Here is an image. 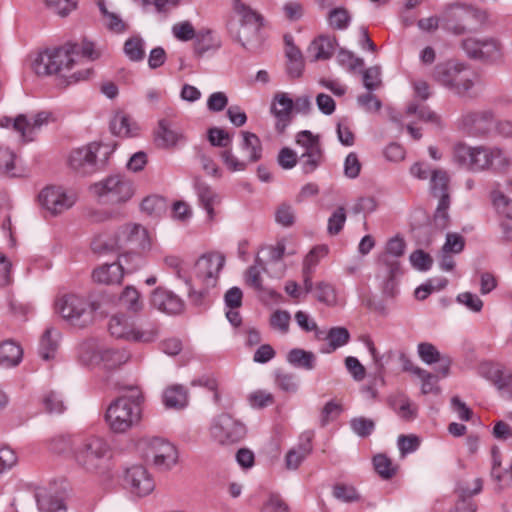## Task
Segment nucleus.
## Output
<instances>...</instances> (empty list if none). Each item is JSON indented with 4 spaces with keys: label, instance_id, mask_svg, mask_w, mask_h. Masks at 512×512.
<instances>
[{
    "label": "nucleus",
    "instance_id": "f03ea898",
    "mask_svg": "<svg viewBox=\"0 0 512 512\" xmlns=\"http://www.w3.org/2000/svg\"><path fill=\"white\" fill-rule=\"evenodd\" d=\"M453 160L461 168L471 172L494 170L505 172L511 166V158L499 147L468 146L459 143L454 146Z\"/></svg>",
    "mask_w": 512,
    "mask_h": 512
},
{
    "label": "nucleus",
    "instance_id": "2f4dec72",
    "mask_svg": "<svg viewBox=\"0 0 512 512\" xmlns=\"http://www.w3.org/2000/svg\"><path fill=\"white\" fill-rule=\"evenodd\" d=\"M22 348L15 342L7 340L0 344V365L3 367H13L20 363L22 359Z\"/></svg>",
    "mask_w": 512,
    "mask_h": 512
},
{
    "label": "nucleus",
    "instance_id": "f257e3e1",
    "mask_svg": "<svg viewBox=\"0 0 512 512\" xmlns=\"http://www.w3.org/2000/svg\"><path fill=\"white\" fill-rule=\"evenodd\" d=\"M80 53L90 60L100 57V51L95 49L94 43L84 40L81 46L76 43H66L61 47L40 53L33 61L32 68L40 76L59 74L71 69Z\"/></svg>",
    "mask_w": 512,
    "mask_h": 512
},
{
    "label": "nucleus",
    "instance_id": "052dcab7",
    "mask_svg": "<svg viewBox=\"0 0 512 512\" xmlns=\"http://www.w3.org/2000/svg\"><path fill=\"white\" fill-rule=\"evenodd\" d=\"M362 76L363 85L368 91H374L381 86V71L378 66L363 70Z\"/></svg>",
    "mask_w": 512,
    "mask_h": 512
},
{
    "label": "nucleus",
    "instance_id": "e433bc0d",
    "mask_svg": "<svg viewBox=\"0 0 512 512\" xmlns=\"http://www.w3.org/2000/svg\"><path fill=\"white\" fill-rule=\"evenodd\" d=\"M449 176L445 170L435 169L431 173L430 190L431 193L442 199L444 196L449 197L448 193Z\"/></svg>",
    "mask_w": 512,
    "mask_h": 512
},
{
    "label": "nucleus",
    "instance_id": "aec40b11",
    "mask_svg": "<svg viewBox=\"0 0 512 512\" xmlns=\"http://www.w3.org/2000/svg\"><path fill=\"white\" fill-rule=\"evenodd\" d=\"M51 113L48 111H40L28 117L20 114L13 121L8 117L0 119V126L9 127L12 124L15 131L19 132L24 141H32V134L49 122Z\"/></svg>",
    "mask_w": 512,
    "mask_h": 512
},
{
    "label": "nucleus",
    "instance_id": "864d4df0",
    "mask_svg": "<svg viewBox=\"0 0 512 512\" xmlns=\"http://www.w3.org/2000/svg\"><path fill=\"white\" fill-rule=\"evenodd\" d=\"M415 375L422 381L421 392L423 394L438 393V376L425 369H416Z\"/></svg>",
    "mask_w": 512,
    "mask_h": 512
},
{
    "label": "nucleus",
    "instance_id": "37998d69",
    "mask_svg": "<svg viewBox=\"0 0 512 512\" xmlns=\"http://www.w3.org/2000/svg\"><path fill=\"white\" fill-rule=\"evenodd\" d=\"M323 157V150L317 151L312 149L311 153L302 152L299 156V160L303 173L309 174L315 171L322 163Z\"/></svg>",
    "mask_w": 512,
    "mask_h": 512
},
{
    "label": "nucleus",
    "instance_id": "4d7b16f0",
    "mask_svg": "<svg viewBox=\"0 0 512 512\" xmlns=\"http://www.w3.org/2000/svg\"><path fill=\"white\" fill-rule=\"evenodd\" d=\"M373 465L376 472L384 479H390L396 472L392 461L383 454H378L373 458Z\"/></svg>",
    "mask_w": 512,
    "mask_h": 512
},
{
    "label": "nucleus",
    "instance_id": "f8f14e48",
    "mask_svg": "<svg viewBox=\"0 0 512 512\" xmlns=\"http://www.w3.org/2000/svg\"><path fill=\"white\" fill-rule=\"evenodd\" d=\"M108 330L113 337L138 343L153 342L158 336V330L151 324L147 328H139L130 322L126 315H114L108 323Z\"/></svg>",
    "mask_w": 512,
    "mask_h": 512
},
{
    "label": "nucleus",
    "instance_id": "c9c22d12",
    "mask_svg": "<svg viewBox=\"0 0 512 512\" xmlns=\"http://www.w3.org/2000/svg\"><path fill=\"white\" fill-rule=\"evenodd\" d=\"M120 305L127 311L138 313L144 307L143 300L138 290L132 286H127L119 298Z\"/></svg>",
    "mask_w": 512,
    "mask_h": 512
},
{
    "label": "nucleus",
    "instance_id": "bb28decb",
    "mask_svg": "<svg viewBox=\"0 0 512 512\" xmlns=\"http://www.w3.org/2000/svg\"><path fill=\"white\" fill-rule=\"evenodd\" d=\"M194 188H195L200 205L207 212L208 218L210 220H213L214 215H215L213 207L216 203L219 202L218 195L200 177L194 178Z\"/></svg>",
    "mask_w": 512,
    "mask_h": 512
},
{
    "label": "nucleus",
    "instance_id": "bf43d9fd",
    "mask_svg": "<svg viewBox=\"0 0 512 512\" xmlns=\"http://www.w3.org/2000/svg\"><path fill=\"white\" fill-rule=\"evenodd\" d=\"M449 206H450V197L444 196L442 199H439V202H438L435 214H434V222L438 228L444 229L448 226Z\"/></svg>",
    "mask_w": 512,
    "mask_h": 512
},
{
    "label": "nucleus",
    "instance_id": "dca6fc26",
    "mask_svg": "<svg viewBox=\"0 0 512 512\" xmlns=\"http://www.w3.org/2000/svg\"><path fill=\"white\" fill-rule=\"evenodd\" d=\"M101 145L92 142L88 145L71 151L68 163L70 168L79 175L88 176L102 168V164L97 160V154Z\"/></svg>",
    "mask_w": 512,
    "mask_h": 512
},
{
    "label": "nucleus",
    "instance_id": "2eb2a0df",
    "mask_svg": "<svg viewBox=\"0 0 512 512\" xmlns=\"http://www.w3.org/2000/svg\"><path fill=\"white\" fill-rule=\"evenodd\" d=\"M146 458L161 471L170 470L178 460L175 446L165 439L154 437L145 440Z\"/></svg>",
    "mask_w": 512,
    "mask_h": 512
},
{
    "label": "nucleus",
    "instance_id": "4c0bfd02",
    "mask_svg": "<svg viewBox=\"0 0 512 512\" xmlns=\"http://www.w3.org/2000/svg\"><path fill=\"white\" fill-rule=\"evenodd\" d=\"M326 339L328 341V348L323 350V352L331 353L346 345L350 339V334L344 327H333L328 331Z\"/></svg>",
    "mask_w": 512,
    "mask_h": 512
},
{
    "label": "nucleus",
    "instance_id": "49530a36",
    "mask_svg": "<svg viewBox=\"0 0 512 512\" xmlns=\"http://www.w3.org/2000/svg\"><path fill=\"white\" fill-rule=\"evenodd\" d=\"M125 55L131 61H140L144 58V41L139 36H134L126 40L124 44Z\"/></svg>",
    "mask_w": 512,
    "mask_h": 512
},
{
    "label": "nucleus",
    "instance_id": "c756f323",
    "mask_svg": "<svg viewBox=\"0 0 512 512\" xmlns=\"http://www.w3.org/2000/svg\"><path fill=\"white\" fill-rule=\"evenodd\" d=\"M94 281L102 284L120 283L123 278V267L120 263L104 264L93 271Z\"/></svg>",
    "mask_w": 512,
    "mask_h": 512
},
{
    "label": "nucleus",
    "instance_id": "13d9d810",
    "mask_svg": "<svg viewBox=\"0 0 512 512\" xmlns=\"http://www.w3.org/2000/svg\"><path fill=\"white\" fill-rule=\"evenodd\" d=\"M329 25L338 30H344L350 23L348 11L344 8H335L330 11L328 16Z\"/></svg>",
    "mask_w": 512,
    "mask_h": 512
},
{
    "label": "nucleus",
    "instance_id": "cd10ccee",
    "mask_svg": "<svg viewBox=\"0 0 512 512\" xmlns=\"http://www.w3.org/2000/svg\"><path fill=\"white\" fill-rule=\"evenodd\" d=\"M222 42L220 38L210 29H203L197 32L195 37L194 52L203 56L207 52H215L220 49Z\"/></svg>",
    "mask_w": 512,
    "mask_h": 512
},
{
    "label": "nucleus",
    "instance_id": "ea45409f",
    "mask_svg": "<svg viewBox=\"0 0 512 512\" xmlns=\"http://www.w3.org/2000/svg\"><path fill=\"white\" fill-rule=\"evenodd\" d=\"M110 129L113 134L120 137L133 136L135 128L131 127V119L123 113H118L114 116L110 123Z\"/></svg>",
    "mask_w": 512,
    "mask_h": 512
},
{
    "label": "nucleus",
    "instance_id": "6ab92c4d",
    "mask_svg": "<svg viewBox=\"0 0 512 512\" xmlns=\"http://www.w3.org/2000/svg\"><path fill=\"white\" fill-rule=\"evenodd\" d=\"M124 486L131 494L145 497L155 489V481L149 471L142 465H133L125 470Z\"/></svg>",
    "mask_w": 512,
    "mask_h": 512
},
{
    "label": "nucleus",
    "instance_id": "f3484780",
    "mask_svg": "<svg viewBox=\"0 0 512 512\" xmlns=\"http://www.w3.org/2000/svg\"><path fill=\"white\" fill-rule=\"evenodd\" d=\"M77 194L63 187L44 188L39 194V202L52 215H59L70 209L77 201Z\"/></svg>",
    "mask_w": 512,
    "mask_h": 512
},
{
    "label": "nucleus",
    "instance_id": "1a4fd4ad",
    "mask_svg": "<svg viewBox=\"0 0 512 512\" xmlns=\"http://www.w3.org/2000/svg\"><path fill=\"white\" fill-rule=\"evenodd\" d=\"M234 9L239 16V26L236 30H231L233 38L245 49L257 50L262 45L261 16L241 0H234Z\"/></svg>",
    "mask_w": 512,
    "mask_h": 512
},
{
    "label": "nucleus",
    "instance_id": "4468645a",
    "mask_svg": "<svg viewBox=\"0 0 512 512\" xmlns=\"http://www.w3.org/2000/svg\"><path fill=\"white\" fill-rule=\"evenodd\" d=\"M245 425L229 414L217 416L210 427V434L214 441L220 445H232L239 443L246 436Z\"/></svg>",
    "mask_w": 512,
    "mask_h": 512
},
{
    "label": "nucleus",
    "instance_id": "423d86ee",
    "mask_svg": "<svg viewBox=\"0 0 512 512\" xmlns=\"http://www.w3.org/2000/svg\"><path fill=\"white\" fill-rule=\"evenodd\" d=\"M55 308L69 324L84 328L93 322L98 305L89 297L70 293L59 297Z\"/></svg>",
    "mask_w": 512,
    "mask_h": 512
},
{
    "label": "nucleus",
    "instance_id": "338daca9",
    "mask_svg": "<svg viewBox=\"0 0 512 512\" xmlns=\"http://www.w3.org/2000/svg\"><path fill=\"white\" fill-rule=\"evenodd\" d=\"M350 426L358 436L367 437L373 432L375 424L371 419L357 417L350 421Z\"/></svg>",
    "mask_w": 512,
    "mask_h": 512
},
{
    "label": "nucleus",
    "instance_id": "20e7f679",
    "mask_svg": "<svg viewBox=\"0 0 512 512\" xmlns=\"http://www.w3.org/2000/svg\"><path fill=\"white\" fill-rule=\"evenodd\" d=\"M151 242L147 230L139 224H127L116 234L115 238L108 242L103 237L95 238L91 247L96 253L108 251L129 250L140 253L150 249Z\"/></svg>",
    "mask_w": 512,
    "mask_h": 512
},
{
    "label": "nucleus",
    "instance_id": "0eeeda50",
    "mask_svg": "<svg viewBox=\"0 0 512 512\" xmlns=\"http://www.w3.org/2000/svg\"><path fill=\"white\" fill-rule=\"evenodd\" d=\"M434 79L457 95H465L477 84L478 77L463 63L449 60L434 68Z\"/></svg>",
    "mask_w": 512,
    "mask_h": 512
},
{
    "label": "nucleus",
    "instance_id": "4be33fe9",
    "mask_svg": "<svg viewBox=\"0 0 512 512\" xmlns=\"http://www.w3.org/2000/svg\"><path fill=\"white\" fill-rule=\"evenodd\" d=\"M150 305L168 315H179L185 309L183 299L164 287H157L151 292Z\"/></svg>",
    "mask_w": 512,
    "mask_h": 512
},
{
    "label": "nucleus",
    "instance_id": "473e14b6",
    "mask_svg": "<svg viewBox=\"0 0 512 512\" xmlns=\"http://www.w3.org/2000/svg\"><path fill=\"white\" fill-rule=\"evenodd\" d=\"M287 362L296 368L313 370L316 365V356L311 351L301 348L291 349L287 354Z\"/></svg>",
    "mask_w": 512,
    "mask_h": 512
},
{
    "label": "nucleus",
    "instance_id": "8fccbe9b",
    "mask_svg": "<svg viewBox=\"0 0 512 512\" xmlns=\"http://www.w3.org/2000/svg\"><path fill=\"white\" fill-rule=\"evenodd\" d=\"M315 297L319 302L333 306L337 302L336 291L333 285L326 282H319L314 289Z\"/></svg>",
    "mask_w": 512,
    "mask_h": 512
},
{
    "label": "nucleus",
    "instance_id": "9d476101",
    "mask_svg": "<svg viewBox=\"0 0 512 512\" xmlns=\"http://www.w3.org/2000/svg\"><path fill=\"white\" fill-rule=\"evenodd\" d=\"M89 190L99 202L111 205L128 202L135 192L132 181L120 174L110 175L92 184Z\"/></svg>",
    "mask_w": 512,
    "mask_h": 512
},
{
    "label": "nucleus",
    "instance_id": "a878e982",
    "mask_svg": "<svg viewBox=\"0 0 512 512\" xmlns=\"http://www.w3.org/2000/svg\"><path fill=\"white\" fill-rule=\"evenodd\" d=\"M336 46L335 37L320 35L310 43L308 53L312 56L313 61L328 60L334 54Z\"/></svg>",
    "mask_w": 512,
    "mask_h": 512
},
{
    "label": "nucleus",
    "instance_id": "58836bf2",
    "mask_svg": "<svg viewBox=\"0 0 512 512\" xmlns=\"http://www.w3.org/2000/svg\"><path fill=\"white\" fill-rule=\"evenodd\" d=\"M266 270L264 261L256 257L255 262L245 273V282L257 291L263 290L261 274Z\"/></svg>",
    "mask_w": 512,
    "mask_h": 512
},
{
    "label": "nucleus",
    "instance_id": "c03bdc74",
    "mask_svg": "<svg viewBox=\"0 0 512 512\" xmlns=\"http://www.w3.org/2000/svg\"><path fill=\"white\" fill-rule=\"evenodd\" d=\"M296 144L304 149L303 152L311 153L312 149L322 151L319 136L312 134L309 130H303L297 133Z\"/></svg>",
    "mask_w": 512,
    "mask_h": 512
},
{
    "label": "nucleus",
    "instance_id": "a19ab883",
    "mask_svg": "<svg viewBox=\"0 0 512 512\" xmlns=\"http://www.w3.org/2000/svg\"><path fill=\"white\" fill-rule=\"evenodd\" d=\"M36 499L40 512H59L65 510L61 499L46 492L37 493Z\"/></svg>",
    "mask_w": 512,
    "mask_h": 512
},
{
    "label": "nucleus",
    "instance_id": "412c9836",
    "mask_svg": "<svg viewBox=\"0 0 512 512\" xmlns=\"http://www.w3.org/2000/svg\"><path fill=\"white\" fill-rule=\"evenodd\" d=\"M461 125L471 135H486L496 125L495 115L492 110L467 112L461 118Z\"/></svg>",
    "mask_w": 512,
    "mask_h": 512
},
{
    "label": "nucleus",
    "instance_id": "79ce46f5",
    "mask_svg": "<svg viewBox=\"0 0 512 512\" xmlns=\"http://www.w3.org/2000/svg\"><path fill=\"white\" fill-rule=\"evenodd\" d=\"M274 215L276 223L285 228L293 226L296 220L295 209L287 202L279 204Z\"/></svg>",
    "mask_w": 512,
    "mask_h": 512
},
{
    "label": "nucleus",
    "instance_id": "7c9ffc66",
    "mask_svg": "<svg viewBox=\"0 0 512 512\" xmlns=\"http://www.w3.org/2000/svg\"><path fill=\"white\" fill-rule=\"evenodd\" d=\"M379 263L385 266V271L383 275V277L385 278V283L383 286L384 293L393 296L396 287L395 277L400 272L399 261L391 259L388 255H381L379 257Z\"/></svg>",
    "mask_w": 512,
    "mask_h": 512
},
{
    "label": "nucleus",
    "instance_id": "603ef678",
    "mask_svg": "<svg viewBox=\"0 0 512 512\" xmlns=\"http://www.w3.org/2000/svg\"><path fill=\"white\" fill-rule=\"evenodd\" d=\"M500 44L495 39H482L476 59L495 60L500 56Z\"/></svg>",
    "mask_w": 512,
    "mask_h": 512
},
{
    "label": "nucleus",
    "instance_id": "6e6d98bb",
    "mask_svg": "<svg viewBox=\"0 0 512 512\" xmlns=\"http://www.w3.org/2000/svg\"><path fill=\"white\" fill-rule=\"evenodd\" d=\"M333 496L342 502L351 503L360 500V494L355 487L345 484H336L333 487Z\"/></svg>",
    "mask_w": 512,
    "mask_h": 512
},
{
    "label": "nucleus",
    "instance_id": "e2e57ef3",
    "mask_svg": "<svg viewBox=\"0 0 512 512\" xmlns=\"http://www.w3.org/2000/svg\"><path fill=\"white\" fill-rule=\"evenodd\" d=\"M46 6L56 14L65 17L76 9L78 0H45Z\"/></svg>",
    "mask_w": 512,
    "mask_h": 512
},
{
    "label": "nucleus",
    "instance_id": "b1692460",
    "mask_svg": "<svg viewBox=\"0 0 512 512\" xmlns=\"http://www.w3.org/2000/svg\"><path fill=\"white\" fill-rule=\"evenodd\" d=\"M481 376L491 381L499 391L511 395L512 372L499 363L486 362L480 365Z\"/></svg>",
    "mask_w": 512,
    "mask_h": 512
},
{
    "label": "nucleus",
    "instance_id": "5701e85b",
    "mask_svg": "<svg viewBox=\"0 0 512 512\" xmlns=\"http://www.w3.org/2000/svg\"><path fill=\"white\" fill-rule=\"evenodd\" d=\"M294 102L287 93L278 92L274 95L270 112L275 117V129L283 133L292 121Z\"/></svg>",
    "mask_w": 512,
    "mask_h": 512
},
{
    "label": "nucleus",
    "instance_id": "72a5a7b5",
    "mask_svg": "<svg viewBox=\"0 0 512 512\" xmlns=\"http://www.w3.org/2000/svg\"><path fill=\"white\" fill-rule=\"evenodd\" d=\"M60 332L53 327H48L43 333L40 344L39 354L44 360L53 358L58 347Z\"/></svg>",
    "mask_w": 512,
    "mask_h": 512
},
{
    "label": "nucleus",
    "instance_id": "c85d7f7f",
    "mask_svg": "<svg viewBox=\"0 0 512 512\" xmlns=\"http://www.w3.org/2000/svg\"><path fill=\"white\" fill-rule=\"evenodd\" d=\"M183 139V134L179 130L175 129L171 122L166 119L159 121L156 132V141L160 146L164 148L174 147Z\"/></svg>",
    "mask_w": 512,
    "mask_h": 512
},
{
    "label": "nucleus",
    "instance_id": "a18cd8bd",
    "mask_svg": "<svg viewBox=\"0 0 512 512\" xmlns=\"http://www.w3.org/2000/svg\"><path fill=\"white\" fill-rule=\"evenodd\" d=\"M166 208V201L160 196H148L141 202V210L150 216H160Z\"/></svg>",
    "mask_w": 512,
    "mask_h": 512
},
{
    "label": "nucleus",
    "instance_id": "39448f33",
    "mask_svg": "<svg viewBox=\"0 0 512 512\" xmlns=\"http://www.w3.org/2000/svg\"><path fill=\"white\" fill-rule=\"evenodd\" d=\"M78 357L84 365L112 370L126 363L129 354L125 350L109 347L99 339L89 338L79 344Z\"/></svg>",
    "mask_w": 512,
    "mask_h": 512
},
{
    "label": "nucleus",
    "instance_id": "6e6552de",
    "mask_svg": "<svg viewBox=\"0 0 512 512\" xmlns=\"http://www.w3.org/2000/svg\"><path fill=\"white\" fill-rule=\"evenodd\" d=\"M109 443L100 436L82 438L74 448V459L79 467L94 473L102 469L110 456Z\"/></svg>",
    "mask_w": 512,
    "mask_h": 512
},
{
    "label": "nucleus",
    "instance_id": "3c124183",
    "mask_svg": "<svg viewBox=\"0 0 512 512\" xmlns=\"http://www.w3.org/2000/svg\"><path fill=\"white\" fill-rule=\"evenodd\" d=\"M419 358L427 365H432L441 360V353L429 342H421L417 345Z\"/></svg>",
    "mask_w": 512,
    "mask_h": 512
},
{
    "label": "nucleus",
    "instance_id": "f704fd0d",
    "mask_svg": "<svg viewBox=\"0 0 512 512\" xmlns=\"http://www.w3.org/2000/svg\"><path fill=\"white\" fill-rule=\"evenodd\" d=\"M163 402L167 408L180 409L187 405L188 395L181 385H173L167 388L163 395Z\"/></svg>",
    "mask_w": 512,
    "mask_h": 512
},
{
    "label": "nucleus",
    "instance_id": "393cba45",
    "mask_svg": "<svg viewBox=\"0 0 512 512\" xmlns=\"http://www.w3.org/2000/svg\"><path fill=\"white\" fill-rule=\"evenodd\" d=\"M312 433L301 435L299 443L292 447L285 455V466L288 470H297L303 461L312 453Z\"/></svg>",
    "mask_w": 512,
    "mask_h": 512
},
{
    "label": "nucleus",
    "instance_id": "0e129e2a",
    "mask_svg": "<svg viewBox=\"0 0 512 512\" xmlns=\"http://www.w3.org/2000/svg\"><path fill=\"white\" fill-rule=\"evenodd\" d=\"M346 221L344 207H338L329 217L327 231L330 235H337L343 228Z\"/></svg>",
    "mask_w": 512,
    "mask_h": 512
},
{
    "label": "nucleus",
    "instance_id": "de8ad7c7",
    "mask_svg": "<svg viewBox=\"0 0 512 512\" xmlns=\"http://www.w3.org/2000/svg\"><path fill=\"white\" fill-rule=\"evenodd\" d=\"M338 63L346 67L350 72H356L364 66V60L354 55L353 52L340 48L337 53Z\"/></svg>",
    "mask_w": 512,
    "mask_h": 512
},
{
    "label": "nucleus",
    "instance_id": "69168bd1",
    "mask_svg": "<svg viewBox=\"0 0 512 512\" xmlns=\"http://www.w3.org/2000/svg\"><path fill=\"white\" fill-rule=\"evenodd\" d=\"M411 265L419 271H427L432 267V257L421 249L415 250L409 257Z\"/></svg>",
    "mask_w": 512,
    "mask_h": 512
},
{
    "label": "nucleus",
    "instance_id": "09e8293b",
    "mask_svg": "<svg viewBox=\"0 0 512 512\" xmlns=\"http://www.w3.org/2000/svg\"><path fill=\"white\" fill-rule=\"evenodd\" d=\"M491 199L497 212L512 220V200L499 190L491 192Z\"/></svg>",
    "mask_w": 512,
    "mask_h": 512
},
{
    "label": "nucleus",
    "instance_id": "680f3d73",
    "mask_svg": "<svg viewBox=\"0 0 512 512\" xmlns=\"http://www.w3.org/2000/svg\"><path fill=\"white\" fill-rule=\"evenodd\" d=\"M291 316L286 310H276L270 317V325L273 329L286 334L289 331Z\"/></svg>",
    "mask_w": 512,
    "mask_h": 512
},
{
    "label": "nucleus",
    "instance_id": "9b49d317",
    "mask_svg": "<svg viewBox=\"0 0 512 512\" xmlns=\"http://www.w3.org/2000/svg\"><path fill=\"white\" fill-rule=\"evenodd\" d=\"M487 19L486 12L462 4H450L441 14V26L457 35L472 30V21L483 23Z\"/></svg>",
    "mask_w": 512,
    "mask_h": 512
},
{
    "label": "nucleus",
    "instance_id": "7ed1b4c3",
    "mask_svg": "<svg viewBox=\"0 0 512 512\" xmlns=\"http://www.w3.org/2000/svg\"><path fill=\"white\" fill-rule=\"evenodd\" d=\"M144 397L137 388L112 401L106 409L105 421L115 433H123L141 420Z\"/></svg>",
    "mask_w": 512,
    "mask_h": 512
},
{
    "label": "nucleus",
    "instance_id": "a211bd4d",
    "mask_svg": "<svg viewBox=\"0 0 512 512\" xmlns=\"http://www.w3.org/2000/svg\"><path fill=\"white\" fill-rule=\"evenodd\" d=\"M224 264L225 257L220 253L203 255L195 263L194 276L206 288L215 287Z\"/></svg>",
    "mask_w": 512,
    "mask_h": 512
},
{
    "label": "nucleus",
    "instance_id": "5fc2aeb1",
    "mask_svg": "<svg viewBox=\"0 0 512 512\" xmlns=\"http://www.w3.org/2000/svg\"><path fill=\"white\" fill-rule=\"evenodd\" d=\"M15 160L16 155L13 151L7 147L0 146V171L11 177L17 176Z\"/></svg>",
    "mask_w": 512,
    "mask_h": 512
},
{
    "label": "nucleus",
    "instance_id": "ddd939ff",
    "mask_svg": "<svg viewBox=\"0 0 512 512\" xmlns=\"http://www.w3.org/2000/svg\"><path fill=\"white\" fill-rule=\"evenodd\" d=\"M241 150L246 156V160L237 159L231 150H225L221 153V158L230 171H243L247 163H254L262 157V144L259 137L252 132L242 131Z\"/></svg>",
    "mask_w": 512,
    "mask_h": 512
},
{
    "label": "nucleus",
    "instance_id": "774afa93",
    "mask_svg": "<svg viewBox=\"0 0 512 512\" xmlns=\"http://www.w3.org/2000/svg\"><path fill=\"white\" fill-rule=\"evenodd\" d=\"M173 35L180 41H189L195 39L197 33L189 21H183L172 27Z\"/></svg>",
    "mask_w": 512,
    "mask_h": 512
}]
</instances>
